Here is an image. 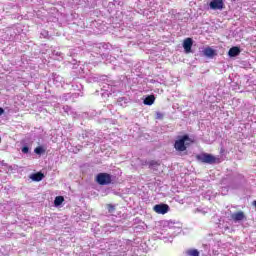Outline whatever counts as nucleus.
<instances>
[{"mask_svg":"<svg viewBox=\"0 0 256 256\" xmlns=\"http://www.w3.org/2000/svg\"><path fill=\"white\" fill-rule=\"evenodd\" d=\"M191 143L192 141L191 138H189V135H184L175 141L174 149L180 152L187 151V147H189Z\"/></svg>","mask_w":256,"mask_h":256,"instance_id":"1","label":"nucleus"},{"mask_svg":"<svg viewBox=\"0 0 256 256\" xmlns=\"http://www.w3.org/2000/svg\"><path fill=\"white\" fill-rule=\"evenodd\" d=\"M111 181H112L111 174L99 173L96 176V182L98 183V185H110Z\"/></svg>","mask_w":256,"mask_h":256,"instance_id":"2","label":"nucleus"},{"mask_svg":"<svg viewBox=\"0 0 256 256\" xmlns=\"http://www.w3.org/2000/svg\"><path fill=\"white\" fill-rule=\"evenodd\" d=\"M198 161L201 163H207L208 165H213L217 161V158L211 154L203 153L197 156Z\"/></svg>","mask_w":256,"mask_h":256,"instance_id":"3","label":"nucleus"},{"mask_svg":"<svg viewBox=\"0 0 256 256\" xmlns=\"http://www.w3.org/2000/svg\"><path fill=\"white\" fill-rule=\"evenodd\" d=\"M169 229H172L174 233L179 234L181 233V229H183V224L179 221L170 220L168 221Z\"/></svg>","mask_w":256,"mask_h":256,"instance_id":"4","label":"nucleus"},{"mask_svg":"<svg viewBox=\"0 0 256 256\" xmlns=\"http://www.w3.org/2000/svg\"><path fill=\"white\" fill-rule=\"evenodd\" d=\"M109 250L114 251L116 255H119V253H125V250H123V245L121 244V241H117L115 243L110 244Z\"/></svg>","mask_w":256,"mask_h":256,"instance_id":"5","label":"nucleus"},{"mask_svg":"<svg viewBox=\"0 0 256 256\" xmlns=\"http://www.w3.org/2000/svg\"><path fill=\"white\" fill-rule=\"evenodd\" d=\"M155 213L159 215H165V213H169V205L167 204H157L153 207Z\"/></svg>","mask_w":256,"mask_h":256,"instance_id":"6","label":"nucleus"},{"mask_svg":"<svg viewBox=\"0 0 256 256\" xmlns=\"http://www.w3.org/2000/svg\"><path fill=\"white\" fill-rule=\"evenodd\" d=\"M223 0H212L209 4L210 9L213 11H221L224 7Z\"/></svg>","mask_w":256,"mask_h":256,"instance_id":"7","label":"nucleus"},{"mask_svg":"<svg viewBox=\"0 0 256 256\" xmlns=\"http://www.w3.org/2000/svg\"><path fill=\"white\" fill-rule=\"evenodd\" d=\"M193 47V39L186 38L183 42V48L185 53H191V48Z\"/></svg>","mask_w":256,"mask_h":256,"instance_id":"8","label":"nucleus"},{"mask_svg":"<svg viewBox=\"0 0 256 256\" xmlns=\"http://www.w3.org/2000/svg\"><path fill=\"white\" fill-rule=\"evenodd\" d=\"M203 54L205 55V57H208L209 59H213L215 57V55H217V51H215L211 47H206L203 50Z\"/></svg>","mask_w":256,"mask_h":256,"instance_id":"9","label":"nucleus"},{"mask_svg":"<svg viewBox=\"0 0 256 256\" xmlns=\"http://www.w3.org/2000/svg\"><path fill=\"white\" fill-rule=\"evenodd\" d=\"M232 221H243L245 219V213L243 211L235 212L231 214Z\"/></svg>","mask_w":256,"mask_h":256,"instance_id":"10","label":"nucleus"},{"mask_svg":"<svg viewBox=\"0 0 256 256\" xmlns=\"http://www.w3.org/2000/svg\"><path fill=\"white\" fill-rule=\"evenodd\" d=\"M241 54V49L237 46H233L232 48L229 49L228 55L230 57H237L238 55Z\"/></svg>","mask_w":256,"mask_h":256,"instance_id":"11","label":"nucleus"},{"mask_svg":"<svg viewBox=\"0 0 256 256\" xmlns=\"http://www.w3.org/2000/svg\"><path fill=\"white\" fill-rule=\"evenodd\" d=\"M45 175L41 172H37L34 173L30 176V179H32V181H43Z\"/></svg>","mask_w":256,"mask_h":256,"instance_id":"12","label":"nucleus"},{"mask_svg":"<svg viewBox=\"0 0 256 256\" xmlns=\"http://www.w3.org/2000/svg\"><path fill=\"white\" fill-rule=\"evenodd\" d=\"M144 105H153L155 103V96L154 95H149L147 96L144 101Z\"/></svg>","mask_w":256,"mask_h":256,"instance_id":"13","label":"nucleus"},{"mask_svg":"<svg viewBox=\"0 0 256 256\" xmlns=\"http://www.w3.org/2000/svg\"><path fill=\"white\" fill-rule=\"evenodd\" d=\"M185 253H186L187 256H199V255H201L199 250L193 249V248L186 250Z\"/></svg>","mask_w":256,"mask_h":256,"instance_id":"14","label":"nucleus"},{"mask_svg":"<svg viewBox=\"0 0 256 256\" xmlns=\"http://www.w3.org/2000/svg\"><path fill=\"white\" fill-rule=\"evenodd\" d=\"M65 201V198L63 196H57L54 200V205L56 207H59V205H62V203Z\"/></svg>","mask_w":256,"mask_h":256,"instance_id":"15","label":"nucleus"},{"mask_svg":"<svg viewBox=\"0 0 256 256\" xmlns=\"http://www.w3.org/2000/svg\"><path fill=\"white\" fill-rule=\"evenodd\" d=\"M45 151H47V150L43 146H38L34 149V153H36V155H43V153H45Z\"/></svg>","mask_w":256,"mask_h":256,"instance_id":"16","label":"nucleus"},{"mask_svg":"<svg viewBox=\"0 0 256 256\" xmlns=\"http://www.w3.org/2000/svg\"><path fill=\"white\" fill-rule=\"evenodd\" d=\"M148 165H149V169H153L154 171H156L157 167L159 166V163L157 161L152 160L148 163Z\"/></svg>","mask_w":256,"mask_h":256,"instance_id":"17","label":"nucleus"},{"mask_svg":"<svg viewBox=\"0 0 256 256\" xmlns=\"http://www.w3.org/2000/svg\"><path fill=\"white\" fill-rule=\"evenodd\" d=\"M107 209H108V212H109V213H111V214L115 213V205H113V204H108V205H107Z\"/></svg>","mask_w":256,"mask_h":256,"instance_id":"18","label":"nucleus"},{"mask_svg":"<svg viewBox=\"0 0 256 256\" xmlns=\"http://www.w3.org/2000/svg\"><path fill=\"white\" fill-rule=\"evenodd\" d=\"M156 119H163V113L156 112Z\"/></svg>","mask_w":256,"mask_h":256,"instance_id":"19","label":"nucleus"},{"mask_svg":"<svg viewBox=\"0 0 256 256\" xmlns=\"http://www.w3.org/2000/svg\"><path fill=\"white\" fill-rule=\"evenodd\" d=\"M22 153H24V154L29 153V148H28V146H24V147L22 148Z\"/></svg>","mask_w":256,"mask_h":256,"instance_id":"20","label":"nucleus"},{"mask_svg":"<svg viewBox=\"0 0 256 256\" xmlns=\"http://www.w3.org/2000/svg\"><path fill=\"white\" fill-rule=\"evenodd\" d=\"M197 212H198V213H203V215H205V214L207 213L206 211H203V210H201V209H199V208L197 209Z\"/></svg>","mask_w":256,"mask_h":256,"instance_id":"21","label":"nucleus"},{"mask_svg":"<svg viewBox=\"0 0 256 256\" xmlns=\"http://www.w3.org/2000/svg\"><path fill=\"white\" fill-rule=\"evenodd\" d=\"M121 101H127V99H125V98H120V99H119L120 105H123V104L121 103Z\"/></svg>","mask_w":256,"mask_h":256,"instance_id":"22","label":"nucleus"},{"mask_svg":"<svg viewBox=\"0 0 256 256\" xmlns=\"http://www.w3.org/2000/svg\"><path fill=\"white\" fill-rule=\"evenodd\" d=\"M3 113H5V110L3 108H0V116L3 115Z\"/></svg>","mask_w":256,"mask_h":256,"instance_id":"23","label":"nucleus"},{"mask_svg":"<svg viewBox=\"0 0 256 256\" xmlns=\"http://www.w3.org/2000/svg\"><path fill=\"white\" fill-rule=\"evenodd\" d=\"M54 54L60 56V55H61V52H54Z\"/></svg>","mask_w":256,"mask_h":256,"instance_id":"24","label":"nucleus"}]
</instances>
